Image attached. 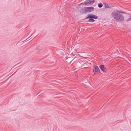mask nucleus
<instances>
[{"label":"nucleus","instance_id":"obj_1","mask_svg":"<svg viewBox=\"0 0 131 131\" xmlns=\"http://www.w3.org/2000/svg\"><path fill=\"white\" fill-rule=\"evenodd\" d=\"M111 15L112 17L116 21H122L124 20L123 15L120 13V11H117L112 13Z\"/></svg>","mask_w":131,"mask_h":131},{"label":"nucleus","instance_id":"obj_2","mask_svg":"<svg viewBox=\"0 0 131 131\" xmlns=\"http://www.w3.org/2000/svg\"><path fill=\"white\" fill-rule=\"evenodd\" d=\"M87 17L86 19H97L98 17L96 15H93L92 14H89L87 15Z\"/></svg>","mask_w":131,"mask_h":131},{"label":"nucleus","instance_id":"obj_3","mask_svg":"<svg viewBox=\"0 0 131 131\" xmlns=\"http://www.w3.org/2000/svg\"><path fill=\"white\" fill-rule=\"evenodd\" d=\"M94 0H88L85 1V3L86 6H89L91 5H92L94 2Z\"/></svg>","mask_w":131,"mask_h":131},{"label":"nucleus","instance_id":"obj_4","mask_svg":"<svg viewBox=\"0 0 131 131\" xmlns=\"http://www.w3.org/2000/svg\"><path fill=\"white\" fill-rule=\"evenodd\" d=\"M79 11L80 13L82 14H85L87 13L86 7H84L80 9Z\"/></svg>","mask_w":131,"mask_h":131},{"label":"nucleus","instance_id":"obj_5","mask_svg":"<svg viewBox=\"0 0 131 131\" xmlns=\"http://www.w3.org/2000/svg\"><path fill=\"white\" fill-rule=\"evenodd\" d=\"M94 7H86L87 13H90L94 10Z\"/></svg>","mask_w":131,"mask_h":131},{"label":"nucleus","instance_id":"obj_6","mask_svg":"<svg viewBox=\"0 0 131 131\" xmlns=\"http://www.w3.org/2000/svg\"><path fill=\"white\" fill-rule=\"evenodd\" d=\"M95 69L93 70L94 72H96L98 71V68L97 66H94Z\"/></svg>","mask_w":131,"mask_h":131},{"label":"nucleus","instance_id":"obj_7","mask_svg":"<svg viewBox=\"0 0 131 131\" xmlns=\"http://www.w3.org/2000/svg\"><path fill=\"white\" fill-rule=\"evenodd\" d=\"M100 67L101 70L104 72L106 70V69L104 67V66H100Z\"/></svg>","mask_w":131,"mask_h":131},{"label":"nucleus","instance_id":"obj_8","mask_svg":"<svg viewBox=\"0 0 131 131\" xmlns=\"http://www.w3.org/2000/svg\"><path fill=\"white\" fill-rule=\"evenodd\" d=\"M95 21V20L93 19H90L86 21L88 22H93Z\"/></svg>","mask_w":131,"mask_h":131},{"label":"nucleus","instance_id":"obj_9","mask_svg":"<svg viewBox=\"0 0 131 131\" xmlns=\"http://www.w3.org/2000/svg\"><path fill=\"white\" fill-rule=\"evenodd\" d=\"M130 20H131V15L130 16L129 18L126 20V21L128 22Z\"/></svg>","mask_w":131,"mask_h":131},{"label":"nucleus","instance_id":"obj_10","mask_svg":"<svg viewBox=\"0 0 131 131\" xmlns=\"http://www.w3.org/2000/svg\"><path fill=\"white\" fill-rule=\"evenodd\" d=\"M103 5L101 3L99 4V7L101 8L102 7Z\"/></svg>","mask_w":131,"mask_h":131},{"label":"nucleus","instance_id":"obj_11","mask_svg":"<svg viewBox=\"0 0 131 131\" xmlns=\"http://www.w3.org/2000/svg\"><path fill=\"white\" fill-rule=\"evenodd\" d=\"M81 5H85L86 6V4L85 3V1L84 2H82L81 3Z\"/></svg>","mask_w":131,"mask_h":131},{"label":"nucleus","instance_id":"obj_12","mask_svg":"<svg viewBox=\"0 0 131 131\" xmlns=\"http://www.w3.org/2000/svg\"><path fill=\"white\" fill-rule=\"evenodd\" d=\"M120 13H121H121H124V14H125L126 13L124 12H123L122 11H121L120 12Z\"/></svg>","mask_w":131,"mask_h":131},{"label":"nucleus","instance_id":"obj_13","mask_svg":"<svg viewBox=\"0 0 131 131\" xmlns=\"http://www.w3.org/2000/svg\"><path fill=\"white\" fill-rule=\"evenodd\" d=\"M81 5V3H80V4H79V5H78L79 6H80V5Z\"/></svg>","mask_w":131,"mask_h":131},{"label":"nucleus","instance_id":"obj_14","mask_svg":"<svg viewBox=\"0 0 131 131\" xmlns=\"http://www.w3.org/2000/svg\"><path fill=\"white\" fill-rule=\"evenodd\" d=\"M39 47H38V48H37V49L38 50H39V49L38 48Z\"/></svg>","mask_w":131,"mask_h":131},{"label":"nucleus","instance_id":"obj_15","mask_svg":"<svg viewBox=\"0 0 131 131\" xmlns=\"http://www.w3.org/2000/svg\"><path fill=\"white\" fill-rule=\"evenodd\" d=\"M100 71L99 70V71Z\"/></svg>","mask_w":131,"mask_h":131},{"label":"nucleus","instance_id":"obj_16","mask_svg":"<svg viewBox=\"0 0 131 131\" xmlns=\"http://www.w3.org/2000/svg\"><path fill=\"white\" fill-rule=\"evenodd\" d=\"M86 65H87V66H89V65H87V64H86Z\"/></svg>","mask_w":131,"mask_h":131},{"label":"nucleus","instance_id":"obj_17","mask_svg":"<svg viewBox=\"0 0 131 131\" xmlns=\"http://www.w3.org/2000/svg\"><path fill=\"white\" fill-rule=\"evenodd\" d=\"M101 66H103V65H101Z\"/></svg>","mask_w":131,"mask_h":131},{"label":"nucleus","instance_id":"obj_18","mask_svg":"<svg viewBox=\"0 0 131 131\" xmlns=\"http://www.w3.org/2000/svg\"><path fill=\"white\" fill-rule=\"evenodd\" d=\"M90 64H91V65H92V64H91V63H90Z\"/></svg>","mask_w":131,"mask_h":131}]
</instances>
